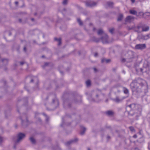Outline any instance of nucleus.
<instances>
[{
    "label": "nucleus",
    "mask_w": 150,
    "mask_h": 150,
    "mask_svg": "<svg viewBox=\"0 0 150 150\" xmlns=\"http://www.w3.org/2000/svg\"><path fill=\"white\" fill-rule=\"evenodd\" d=\"M145 82V81L142 79H136L133 80L130 83V86L133 92H141Z\"/></svg>",
    "instance_id": "f257e3e1"
},
{
    "label": "nucleus",
    "mask_w": 150,
    "mask_h": 150,
    "mask_svg": "<svg viewBox=\"0 0 150 150\" xmlns=\"http://www.w3.org/2000/svg\"><path fill=\"white\" fill-rule=\"evenodd\" d=\"M101 93L100 91L96 90L93 93V95L95 96V100L96 102H98L100 100L99 99V95Z\"/></svg>",
    "instance_id": "f03ea898"
},
{
    "label": "nucleus",
    "mask_w": 150,
    "mask_h": 150,
    "mask_svg": "<svg viewBox=\"0 0 150 150\" xmlns=\"http://www.w3.org/2000/svg\"><path fill=\"white\" fill-rule=\"evenodd\" d=\"M108 38L106 33H104V35L101 38V40L102 42L104 44L108 43L109 42L108 41Z\"/></svg>",
    "instance_id": "7ed1b4c3"
},
{
    "label": "nucleus",
    "mask_w": 150,
    "mask_h": 150,
    "mask_svg": "<svg viewBox=\"0 0 150 150\" xmlns=\"http://www.w3.org/2000/svg\"><path fill=\"white\" fill-rule=\"evenodd\" d=\"M97 4L96 2L93 1L87 2L86 4V6L91 7L95 6Z\"/></svg>",
    "instance_id": "20e7f679"
},
{
    "label": "nucleus",
    "mask_w": 150,
    "mask_h": 150,
    "mask_svg": "<svg viewBox=\"0 0 150 150\" xmlns=\"http://www.w3.org/2000/svg\"><path fill=\"white\" fill-rule=\"evenodd\" d=\"M146 47V45L144 44H139L135 45V48L137 50H143Z\"/></svg>",
    "instance_id": "39448f33"
},
{
    "label": "nucleus",
    "mask_w": 150,
    "mask_h": 150,
    "mask_svg": "<svg viewBox=\"0 0 150 150\" xmlns=\"http://www.w3.org/2000/svg\"><path fill=\"white\" fill-rule=\"evenodd\" d=\"M25 136V134L22 133H19L18 135V139L17 140L16 142L17 143L19 142L21 140L24 138Z\"/></svg>",
    "instance_id": "423d86ee"
},
{
    "label": "nucleus",
    "mask_w": 150,
    "mask_h": 150,
    "mask_svg": "<svg viewBox=\"0 0 150 150\" xmlns=\"http://www.w3.org/2000/svg\"><path fill=\"white\" fill-rule=\"evenodd\" d=\"M134 19V17L129 16H127L125 18V21L126 22L130 23L133 21Z\"/></svg>",
    "instance_id": "0eeeda50"
},
{
    "label": "nucleus",
    "mask_w": 150,
    "mask_h": 150,
    "mask_svg": "<svg viewBox=\"0 0 150 150\" xmlns=\"http://www.w3.org/2000/svg\"><path fill=\"white\" fill-rule=\"evenodd\" d=\"M149 27L145 25L142 24V32L147 31L149 30Z\"/></svg>",
    "instance_id": "6e6552de"
},
{
    "label": "nucleus",
    "mask_w": 150,
    "mask_h": 150,
    "mask_svg": "<svg viewBox=\"0 0 150 150\" xmlns=\"http://www.w3.org/2000/svg\"><path fill=\"white\" fill-rule=\"evenodd\" d=\"M142 24H140L137 25L135 29H136V31L138 33H141L142 32Z\"/></svg>",
    "instance_id": "1a4fd4ad"
},
{
    "label": "nucleus",
    "mask_w": 150,
    "mask_h": 150,
    "mask_svg": "<svg viewBox=\"0 0 150 150\" xmlns=\"http://www.w3.org/2000/svg\"><path fill=\"white\" fill-rule=\"evenodd\" d=\"M25 116L26 118L25 120H23V118H21L22 119V124L23 125H27L28 123V120L27 119L26 116L25 115Z\"/></svg>",
    "instance_id": "9d476101"
},
{
    "label": "nucleus",
    "mask_w": 150,
    "mask_h": 150,
    "mask_svg": "<svg viewBox=\"0 0 150 150\" xmlns=\"http://www.w3.org/2000/svg\"><path fill=\"white\" fill-rule=\"evenodd\" d=\"M129 13L130 14L134 15H136L137 16H138L137 13V11L134 10H130L129 11Z\"/></svg>",
    "instance_id": "9b49d317"
},
{
    "label": "nucleus",
    "mask_w": 150,
    "mask_h": 150,
    "mask_svg": "<svg viewBox=\"0 0 150 150\" xmlns=\"http://www.w3.org/2000/svg\"><path fill=\"white\" fill-rule=\"evenodd\" d=\"M78 139L77 138H75L74 140H71L70 141H69L67 142L65 144L66 145H68L73 142H77L78 141Z\"/></svg>",
    "instance_id": "f8f14e48"
},
{
    "label": "nucleus",
    "mask_w": 150,
    "mask_h": 150,
    "mask_svg": "<svg viewBox=\"0 0 150 150\" xmlns=\"http://www.w3.org/2000/svg\"><path fill=\"white\" fill-rule=\"evenodd\" d=\"M150 38V34H149L147 35H144L143 40H146Z\"/></svg>",
    "instance_id": "ddd939ff"
},
{
    "label": "nucleus",
    "mask_w": 150,
    "mask_h": 150,
    "mask_svg": "<svg viewBox=\"0 0 150 150\" xmlns=\"http://www.w3.org/2000/svg\"><path fill=\"white\" fill-rule=\"evenodd\" d=\"M124 18L122 14H120L118 16L117 19V21H120Z\"/></svg>",
    "instance_id": "4468645a"
},
{
    "label": "nucleus",
    "mask_w": 150,
    "mask_h": 150,
    "mask_svg": "<svg viewBox=\"0 0 150 150\" xmlns=\"http://www.w3.org/2000/svg\"><path fill=\"white\" fill-rule=\"evenodd\" d=\"M54 40L55 41L58 42V45H61V39L60 38L58 39L56 38H54Z\"/></svg>",
    "instance_id": "2eb2a0df"
},
{
    "label": "nucleus",
    "mask_w": 150,
    "mask_h": 150,
    "mask_svg": "<svg viewBox=\"0 0 150 150\" xmlns=\"http://www.w3.org/2000/svg\"><path fill=\"white\" fill-rule=\"evenodd\" d=\"M106 114L109 116H111L114 114V112L111 110H109L106 112Z\"/></svg>",
    "instance_id": "dca6fc26"
},
{
    "label": "nucleus",
    "mask_w": 150,
    "mask_h": 150,
    "mask_svg": "<svg viewBox=\"0 0 150 150\" xmlns=\"http://www.w3.org/2000/svg\"><path fill=\"white\" fill-rule=\"evenodd\" d=\"M122 99H120L118 97H117L115 98L114 99V100L117 103H119L122 101Z\"/></svg>",
    "instance_id": "f3484780"
},
{
    "label": "nucleus",
    "mask_w": 150,
    "mask_h": 150,
    "mask_svg": "<svg viewBox=\"0 0 150 150\" xmlns=\"http://www.w3.org/2000/svg\"><path fill=\"white\" fill-rule=\"evenodd\" d=\"M86 130V129L85 128L83 127H82V130L80 132V134L81 135H83L84 134Z\"/></svg>",
    "instance_id": "a211bd4d"
},
{
    "label": "nucleus",
    "mask_w": 150,
    "mask_h": 150,
    "mask_svg": "<svg viewBox=\"0 0 150 150\" xmlns=\"http://www.w3.org/2000/svg\"><path fill=\"white\" fill-rule=\"evenodd\" d=\"M105 33H104L103 30L101 29H99L98 32V34L99 35L103 34L104 35V34Z\"/></svg>",
    "instance_id": "6ab92c4d"
},
{
    "label": "nucleus",
    "mask_w": 150,
    "mask_h": 150,
    "mask_svg": "<svg viewBox=\"0 0 150 150\" xmlns=\"http://www.w3.org/2000/svg\"><path fill=\"white\" fill-rule=\"evenodd\" d=\"M52 102L56 104L57 106H58L59 105V101L56 98H55L54 99H53L52 100Z\"/></svg>",
    "instance_id": "aec40b11"
},
{
    "label": "nucleus",
    "mask_w": 150,
    "mask_h": 150,
    "mask_svg": "<svg viewBox=\"0 0 150 150\" xmlns=\"http://www.w3.org/2000/svg\"><path fill=\"white\" fill-rule=\"evenodd\" d=\"M2 62L4 63V64L5 65L8 63V60L7 59H2Z\"/></svg>",
    "instance_id": "412c9836"
},
{
    "label": "nucleus",
    "mask_w": 150,
    "mask_h": 150,
    "mask_svg": "<svg viewBox=\"0 0 150 150\" xmlns=\"http://www.w3.org/2000/svg\"><path fill=\"white\" fill-rule=\"evenodd\" d=\"M137 38H138V39L139 40H143L144 35L142 34L141 35H139L138 36Z\"/></svg>",
    "instance_id": "4be33fe9"
},
{
    "label": "nucleus",
    "mask_w": 150,
    "mask_h": 150,
    "mask_svg": "<svg viewBox=\"0 0 150 150\" xmlns=\"http://www.w3.org/2000/svg\"><path fill=\"white\" fill-rule=\"evenodd\" d=\"M124 92L125 94H127L129 93V90L126 88L124 87L123 88Z\"/></svg>",
    "instance_id": "5701e85b"
},
{
    "label": "nucleus",
    "mask_w": 150,
    "mask_h": 150,
    "mask_svg": "<svg viewBox=\"0 0 150 150\" xmlns=\"http://www.w3.org/2000/svg\"><path fill=\"white\" fill-rule=\"evenodd\" d=\"M30 141L33 144H35V141L33 137H30Z\"/></svg>",
    "instance_id": "b1692460"
},
{
    "label": "nucleus",
    "mask_w": 150,
    "mask_h": 150,
    "mask_svg": "<svg viewBox=\"0 0 150 150\" xmlns=\"http://www.w3.org/2000/svg\"><path fill=\"white\" fill-rule=\"evenodd\" d=\"M86 86L88 87L91 84V82L90 80H88L86 82Z\"/></svg>",
    "instance_id": "393cba45"
},
{
    "label": "nucleus",
    "mask_w": 150,
    "mask_h": 150,
    "mask_svg": "<svg viewBox=\"0 0 150 150\" xmlns=\"http://www.w3.org/2000/svg\"><path fill=\"white\" fill-rule=\"evenodd\" d=\"M107 4L108 6L110 7H112L113 5V3L112 2H107Z\"/></svg>",
    "instance_id": "a878e982"
},
{
    "label": "nucleus",
    "mask_w": 150,
    "mask_h": 150,
    "mask_svg": "<svg viewBox=\"0 0 150 150\" xmlns=\"http://www.w3.org/2000/svg\"><path fill=\"white\" fill-rule=\"evenodd\" d=\"M129 129L132 132H135V129L133 127L131 126L129 127Z\"/></svg>",
    "instance_id": "bb28decb"
},
{
    "label": "nucleus",
    "mask_w": 150,
    "mask_h": 150,
    "mask_svg": "<svg viewBox=\"0 0 150 150\" xmlns=\"http://www.w3.org/2000/svg\"><path fill=\"white\" fill-rule=\"evenodd\" d=\"M77 21H78V22L79 23L80 25H82V23L80 19L78 18L77 19Z\"/></svg>",
    "instance_id": "cd10ccee"
},
{
    "label": "nucleus",
    "mask_w": 150,
    "mask_h": 150,
    "mask_svg": "<svg viewBox=\"0 0 150 150\" xmlns=\"http://www.w3.org/2000/svg\"><path fill=\"white\" fill-rule=\"evenodd\" d=\"M114 29V28H112L109 30V32L111 34H112L113 33Z\"/></svg>",
    "instance_id": "c85d7f7f"
},
{
    "label": "nucleus",
    "mask_w": 150,
    "mask_h": 150,
    "mask_svg": "<svg viewBox=\"0 0 150 150\" xmlns=\"http://www.w3.org/2000/svg\"><path fill=\"white\" fill-rule=\"evenodd\" d=\"M68 0H64L62 2L63 4L66 5L67 4Z\"/></svg>",
    "instance_id": "c756f323"
},
{
    "label": "nucleus",
    "mask_w": 150,
    "mask_h": 150,
    "mask_svg": "<svg viewBox=\"0 0 150 150\" xmlns=\"http://www.w3.org/2000/svg\"><path fill=\"white\" fill-rule=\"evenodd\" d=\"M137 116L138 117L139 116H140V115H141V112L140 110H139L137 112Z\"/></svg>",
    "instance_id": "7c9ffc66"
},
{
    "label": "nucleus",
    "mask_w": 150,
    "mask_h": 150,
    "mask_svg": "<svg viewBox=\"0 0 150 150\" xmlns=\"http://www.w3.org/2000/svg\"><path fill=\"white\" fill-rule=\"evenodd\" d=\"M145 14L147 16H150V13L149 12H146L145 13Z\"/></svg>",
    "instance_id": "2f4dec72"
},
{
    "label": "nucleus",
    "mask_w": 150,
    "mask_h": 150,
    "mask_svg": "<svg viewBox=\"0 0 150 150\" xmlns=\"http://www.w3.org/2000/svg\"><path fill=\"white\" fill-rule=\"evenodd\" d=\"M143 13L142 12H140L139 13H137V15H138V16H139L140 15L141 16H142L143 15Z\"/></svg>",
    "instance_id": "473e14b6"
},
{
    "label": "nucleus",
    "mask_w": 150,
    "mask_h": 150,
    "mask_svg": "<svg viewBox=\"0 0 150 150\" xmlns=\"http://www.w3.org/2000/svg\"><path fill=\"white\" fill-rule=\"evenodd\" d=\"M134 106V104H132L131 105H128V106L131 108L132 109V106Z\"/></svg>",
    "instance_id": "72a5a7b5"
},
{
    "label": "nucleus",
    "mask_w": 150,
    "mask_h": 150,
    "mask_svg": "<svg viewBox=\"0 0 150 150\" xmlns=\"http://www.w3.org/2000/svg\"><path fill=\"white\" fill-rule=\"evenodd\" d=\"M110 60L109 59H106L105 62L106 63H109V62H110Z\"/></svg>",
    "instance_id": "f704fd0d"
},
{
    "label": "nucleus",
    "mask_w": 150,
    "mask_h": 150,
    "mask_svg": "<svg viewBox=\"0 0 150 150\" xmlns=\"http://www.w3.org/2000/svg\"><path fill=\"white\" fill-rule=\"evenodd\" d=\"M106 60V59H104V58L103 59H102L101 60V62L102 63L105 62Z\"/></svg>",
    "instance_id": "c9c22d12"
},
{
    "label": "nucleus",
    "mask_w": 150,
    "mask_h": 150,
    "mask_svg": "<svg viewBox=\"0 0 150 150\" xmlns=\"http://www.w3.org/2000/svg\"><path fill=\"white\" fill-rule=\"evenodd\" d=\"M126 61V59L124 58H122V62H124Z\"/></svg>",
    "instance_id": "e433bc0d"
},
{
    "label": "nucleus",
    "mask_w": 150,
    "mask_h": 150,
    "mask_svg": "<svg viewBox=\"0 0 150 150\" xmlns=\"http://www.w3.org/2000/svg\"><path fill=\"white\" fill-rule=\"evenodd\" d=\"M3 139V138L2 137L0 136V142H2Z\"/></svg>",
    "instance_id": "4c0bfd02"
},
{
    "label": "nucleus",
    "mask_w": 150,
    "mask_h": 150,
    "mask_svg": "<svg viewBox=\"0 0 150 150\" xmlns=\"http://www.w3.org/2000/svg\"><path fill=\"white\" fill-rule=\"evenodd\" d=\"M98 53H95L94 54V56L95 57H97L98 56Z\"/></svg>",
    "instance_id": "58836bf2"
},
{
    "label": "nucleus",
    "mask_w": 150,
    "mask_h": 150,
    "mask_svg": "<svg viewBox=\"0 0 150 150\" xmlns=\"http://www.w3.org/2000/svg\"><path fill=\"white\" fill-rule=\"evenodd\" d=\"M24 63H25V62H21L20 63V64L22 65H23Z\"/></svg>",
    "instance_id": "ea45409f"
},
{
    "label": "nucleus",
    "mask_w": 150,
    "mask_h": 150,
    "mask_svg": "<svg viewBox=\"0 0 150 150\" xmlns=\"http://www.w3.org/2000/svg\"><path fill=\"white\" fill-rule=\"evenodd\" d=\"M93 70L95 72H96L97 71V70L96 68H94Z\"/></svg>",
    "instance_id": "a19ab883"
},
{
    "label": "nucleus",
    "mask_w": 150,
    "mask_h": 150,
    "mask_svg": "<svg viewBox=\"0 0 150 150\" xmlns=\"http://www.w3.org/2000/svg\"><path fill=\"white\" fill-rule=\"evenodd\" d=\"M133 137L134 138H136L137 137V136L136 134H135L133 136Z\"/></svg>",
    "instance_id": "79ce46f5"
},
{
    "label": "nucleus",
    "mask_w": 150,
    "mask_h": 150,
    "mask_svg": "<svg viewBox=\"0 0 150 150\" xmlns=\"http://www.w3.org/2000/svg\"><path fill=\"white\" fill-rule=\"evenodd\" d=\"M148 149L150 150V143H149L148 146Z\"/></svg>",
    "instance_id": "37998d69"
},
{
    "label": "nucleus",
    "mask_w": 150,
    "mask_h": 150,
    "mask_svg": "<svg viewBox=\"0 0 150 150\" xmlns=\"http://www.w3.org/2000/svg\"><path fill=\"white\" fill-rule=\"evenodd\" d=\"M23 50H24V51L25 52L26 51V47H24V49H23Z\"/></svg>",
    "instance_id": "c03bdc74"
},
{
    "label": "nucleus",
    "mask_w": 150,
    "mask_h": 150,
    "mask_svg": "<svg viewBox=\"0 0 150 150\" xmlns=\"http://www.w3.org/2000/svg\"><path fill=\"white\" fill-rule=\"evenodd\" d=\"M135 107V105L134 104V106H132V109H134V108Z\"/></svg>",
    "instance_id": "a18cd8bd"
},
{
    "label": "nucleus",
    "mask_w": 150,
    "mask_h": 150,
    "mask_svg": "<svg viewBox=\"0 0 150 150\" xmlns=\"http://www.w3.org/2000/svg\"><path fill=\"white\" fill-rule=\"evenodd\" d=\"M15 3L16 5H17L18 4V2L17 1H16L15 2Z\"/></svg>",
    "instance_id": "49530a36"
},
{
    "label": "nucleus",
    "mask_w": 150,
    "mask_h": 150,
    "mask_svg": "<svg viewBox=\"0 0 150 150\" xmlns=\"http://www.w3.org/2000/svg\"><path fill=\"white\" fill-rule=\"evenodd\" d=\"M62 124L61 125V126H62L63 125V118H62Z\"/></svg>",
    "instance_id": "de8ad7c7"
},
{
    "label": "nucleus",
    "mask_w": 150,
    "mask_h": 150,
    "mask_svg": "<svg viewBox=\"0 0 150 150\" xmlns=\"http://www.w3.org/2000/svg\"><path fill=\"white\" fill-rule=\"evenodd\" d=\"M132 3H134L135 2V0H131Z\"/></svg>",
    "instance_id": "09e8293b"
},
{
    "label": "nucleus",
    "mask_w": 150,
    "mask_h": 150,
    "mask_svg": "<svg viewBox=\"0 0 150 150\" xmlns=\"http://www.w3.org/2000/svg\"><path fill=\"white\" fill-rule=\"evenodd\" d=\"M46 120L47 121H48V117H46Z\"/></svg>",
    "instance_id": "8fccbe9b"
},
{
    "label": "nucleus",
    "mask_w": 150,
    "mask_h": 150,
    "mask_svg": "<svg viewBox=\"0 0 150 150\" xmlns=\"http://www.w3.org/2000/svg\"><path fill=\"white\" fill-rule=\"evenodd\" d=\"M107 138L108 139H109L110 138V137L109 136H107Z\"/></svg>",
    "instance_id": "3c124183"
},
{
    "label": "nucleus",
    "mask_w": 150,
    "mask_h": 150,
    "mask_svg": "<svg viewBox=\"0 0 150 150\" xmlns=\"http://www.w3.org/2000/svg\"><path fill=\"white\" fill-rule=\"evenodd\" d=\"M140 71H141V72H142V71H143V69H142V68H141V69H140Z\"/></svg>",
    "instance_id": "603ef678"
},
{
    "label": "nucleus",
    "mask_w": 150,
    "mask_h": 150,
    "mask_svg": "<svg viewBox=\"0 0 150 150\" xmlns=\"http://www.w3.org/2000/svg\"><path fill=\"white\" fill-rule=\"evenodd\" d=\"M31 20L32 21H34V19L33 18H31Z\"/></svg>",
    "instance_id": "864d4df0"
},
{
    "label": "nucleus",
    "mask_w": 150,
    "mask_h": 150,
    "mask_svg": "<svg viewBox=\"0 0 150 150\" xmlns=\"http://www.w3.org/2000/svg\"><path fill=\"white\" fill-rule=\"evenodd\" d=\"M33 79H31V80L30 82H33Z\"/></svg>",
    "instance_id": "5fc2aeb1"
},
{
    "label": "nucleus",
    "mask_w": 150,
    "mask_h": 150,
    "mask_svg": "<svg viewBox=\"0 0 150 150\" xmlns=\"http://www.w3.org/2000/svg\"><path fill=\"white\" fill-rule=\"evenodd\" d=\"M19 21L20 22H21V19H19Z\"/></svg>",
    "instance_id": "6e6d98bb"
},
{
    "label": "nucleus",
    "mask_w": 150,
    "mask_h": 150,
    "mask_svg": "<svg viewBox=\"0 0 150 150\" xmlns=\"http://www.w3.org/2000/svg\"><path fill=\"white\" fill-rule=\"evenodd\" d=\"M38 120H39V121H41V119L40 118H38Z\"/></svg>",
    "instance_id": "4d7b16f0"
},
{
    "label": "nucleus",
    "mask_w": 150,
    "mask_h": 150,
    "mask_svg": "<svg viewBox=\"0 0 150 150\" xmlns=\"http://www.w3.org/2000/svg\"><path fill=\"white\" fill-rule=\"evenodd\" d=\"M134 150H139L138 148H135Z\"/></svg>",
    "instance_id": "13d9d810"
},
{
    "label": "nucleus",
    "mask_w": 150,
    "mask_h": 150,
    "mask_svg": "<svg viewBox=\"0 0 150 150\" xmlns=\"http://www.w3.org/2000/svg\"><path fill=\"white\" fill-rule=\"evenodd\" d=\"M45 65H48V63H45Z\"/></svg>",
    "instance_id": "bf43d9fd"
},
{
    "label": "nucleus",
    "mask_w": 150,
    "mask_h": 150,
    "mask_svg": "<svg viewBox=\"0 0 150 150\" xmlns=\"http://www.w3.org/2000/svg\"><path fill=\"white\" fill-rule=\"evenodd\" d=\"M42 58H43V57H44V55H43V56H42Z\"/></svg>",
    "instance_id": "052dcab7"
},
{
    "label": "nucleus",
    "mask_w": 150,
    "mask_h": 150,
    "mask_svg": "<svg viewBox=\"0 0 150 150\" xmlns=\"http://www.w3.org/2000/svg\"><path fill=\"white\" fill-rule=\"evenodd\" d=\"M88 150H90V149L89 148H88Z\"/></svg>",
    "instance_id": "680f3d73"
},
{
    "label": "nucleus",
    "mask_w": 150,
    "mask_h": 150,
    "mask_svg": "<svg viewBox=\"0 0 150 150\" xmlns=\"http://www.w3.org/2000/svg\"><path fill=\"white\" fill-rule=\"evenodd\" d=\"M60 73H61V74H62V71H61V72H60Z\"/></svg>",
    "instance_id": "e2e57ef3"
},
{
    "label": "nucleus",
    "mask_w": 150,
    "mask_h": 150,
    "mask_svg": "<svg viewBox=\"0 0 150 150\" xmlns=\"http://www.w3.org/2000/svg\"><path fill=\"white\" fill-rule=\"evenodd\" d=\"M44 115H46L45 114H43Z\"/></svg>",
    "instance_id": "0e129e2a"
},
{
    "label": "nucleus",
    "mask_w": 150,
    "mask_h": 150,
    "mask_svg": "<svg viewBox=\"0 0 150 150\" xmlns=\"http://www.w3.org/2000/svg\"><path fill=\"white\" fill-rule=\"evenodd\" d=\"M11 33H9V35H11Z\"/></svg>",
    "instance_id": "69168bd1"
},
{
    "label": "nucleus",
    "mask_w": 150,
    "mask_h": 150,
    "mask_svg": "<svg viewBox=\"0 0 150 150\" xmlns=\"http://www.w3.org/2000/svg\"><path fill=\"white\" fill-rule=\"evenodd\" d=\"M35 15H36V13H35Z\"/></svg>",
    "instance_id": "338daca9"
},
{
    "label": "nucleus",
    "mask_w": 150,
    "mask_h": 150,
    "mask_svg": "<svg viewBox=\"0 0 150 150\" xmlns=\"http://www.w3.org/2000/svg\"><path fill=\"white\" fill-rule=\"evenodd\" d=\"M139 133L140 134H141V133H140V132H139Z\"/></svg>",
    "instance_id": "774afa93"
}]
</instances>
